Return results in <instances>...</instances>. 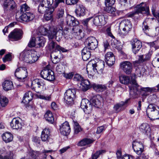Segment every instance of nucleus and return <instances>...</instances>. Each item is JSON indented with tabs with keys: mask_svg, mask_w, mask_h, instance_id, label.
Listing matches in <instances>:
<instances>
[{
	"mask_svg": "<svg viewBox=\"0 0 159 159\" xmlns=\"http://www.w3.org/2000/svg\"><path fill=\"white\" fill-rule=\"evenodd\" d=\"M50 8H48L40 2L38 6V10L39 12L41 13H43L46 12L47 11L49 10Z\"/></svg>",
	"mask_w": 159,
	"mask_h": 159,
	"instance_id": "48",
	"label": "nucleus"
},
{
	"mask_svg": "<svg viewBox=\"0 0 159 159\" xmlns=\"http://www.w3.org/2000/svg\"><path fill=\"white\" fill-rule=\"evenodd\" d=\"M37 48H40L44 46L46 42L45 38L43 36L38 37L36 38Z\"/></svg>",
	"mask_w": 159,
	"mask_h": 159,
	"instance_id": "36",
	"label": "nucleus"
},
{
	"mask_svg": "<svg viewBox=\"0 0 159 159\" xmlns=\"http://www.w3.org/2000/svg\"><path fill=\"white\" fill-rule=\"evenodd\" d=\"M76 93L75 89H69L66 91L64 96V101L66 103L68 104L73 103Z\"/></svg>",
	"mask_w": 159,
	"mask_h": 159,
	"instance_id": "7",
	"label": "nucleus"
},
{
	"mask_svg": "<svg viewBox=\"0 0 159 159\" xmlns=\"http://www.w3.org/2000/svg\"><path fill=\"white\" fill-rule=\"evenodd\" d=\"M16 17L18 20H21L24 21L29 22L33 20L34 16L33 13L29 12H26L21 15H20L19 13H17Z\"/></svg>",
	"mask_w": 159,
	"mask_h": 159,
	"instance_id": "10",
	"label": "nucleus"
},
{
	"mask_svg": "<svg viewBox=\"0 0 159 159\" xmlns=\"http://www.w3.org/2000/svg\"><path fill=\"white\" fill-rule=\"evenodd\" d=\"M115 2V0H105V3L106 6H112Z\"/></svg>",
	"mask_w": 159,
	"mask_h": 159,
	"instance_id": "58",
	"label": "nucleus"
},
{
	"mask_svg": "<svg viewBox=\"0 0 159 159\" xmlns=\"http://www.w3.org/2000/svg\"><path fill=\"white\" fill-rule=\"evenodd\" d=\"M132 147L134 152L137 154H141L144 151V146L142 143L137 141L132 143Z\"/></svg>",
	"mask_w": 159,
	"mask_h": 159,
	"instance_id": "14",
	"label": "nucleus"
},
{
	"mask_svg": "<svg viewBox=\"0 0 159 159\" xmlns=\"http://www.w3.org/2000/svg\"><path fill=\"white\" fill-rule=\"evenodd\" d=\"M106 11L108 13H112L115 11V8L112 7V6H106Z\"/></svg>",
	"mask_w": 159,
	"mask_h": 159,
	"instance_id": "62",
	"label": "nucleus"
},
{
	"mask_svg": "<svg viewBox=\"0 0 159 159\" xmlns=\"http://www.w3.org/2000/svg\"><path fill=\"white\" fill-rule=\"evenodd\" d=\"M27 71L25 67H20L17 68L15 73V76L20 81H23L27 76Z\"/></svg>",
	"mask_w": 159,
	"mask_h": 159,
	"instance_id": "9",
	"label": "nucleus"
},
{
	"mask_svg": "<svg viewBox=\"0 0 159 159\" xmlns=\"http://www.w3.org/2000/svg\"><path fill=\"white\" fill-rule=\"evenodd\" d=\"M64 9L62 8H59L57 12V17L59 19L63 17L64 15Z\"/></svg>",
	"mask_w": 159,
	"mask_h": 159,
	"instance_id": "56",
	"label": "nucleus"
},
{
	"mask_svg": "<svg viewBox=\"0 0 159 159\" xmlns=\"http://www.w3.org/2000/svg\"><path fill=\"white\" fill-rule=\"evenodd\" d=\"M50 133L49 129L47 128H45L42 132L41 138L43 141H47L49 138Z\"/></svg>",
	"mask_w": 159,
	"mask_h": 159,
	"instance_id": "29",
	"label": "nucleus"
},
{
	"mask_svg": "<svg viewBox=\"0 0 159 159\" xmlns=\"http://www.w3.org/2000/svg\"><path fill=\"white\" fill-rule=\"evenodd\" d=\"M85 7L82 4H77L76 6L75 12L78 17L83 16L85 15Z\"/></svg>",
	"mask_w": 159,
	"mask_h": 159,
	"instance_id": "23",
	"label": "nucleus"
},
{
	"mask_svg": "<svg viewBox=\"0 0 159 159\" xmlns=\"http://www.w3.org/2000/svg\"><path fill=\"white\" fill-rule=\"evenodd\" d=\"M3 89L6 91L11 90L13 88L12 82L8 80H5L2 84Z\"/></svg>",
	"mask_w": 159,
	"mask_h": 159,
	"instance_id": "31",
	"label": "nucleus"
},
{
	"mask_svg": "<svg viewBox=\"0 0 159 159\" xmlns=\"http://www.w3.org/2000/svg\"><path fill=\"white\" fill-rule=\"evenodd\" d=\"M2 138L6 143H9L12 141L13 139V136L10 133L5 132L2 135Z\"/></svg>",
	"mask_w": 159,
	"mask_h": 159,
	"instance_id": "37",
	"label": "nucleus"
},
{
	"mask_svg": "<svg viewBox=\"0 0 159 159\" xmlns=\"http://www.w3.org/2000/svg\"><path fill=\"white\" fill-rule=\"evenodd\" d=\"M40 74L42 77L48 81H53L55 79L54 72L47 68H44L41 72Z\"/></svg>",
	"mask_w": 159,
	"mask_h": 159,
	"instance_id": "8",
	"label": "nucleus"
},
{
	"mask_svg": "<svg viewBox=\"0 0 159 159\" xmlns=\"http://www.w3.org/2000/svg\"><path fill=\"white\" fill-rule=\"evenodd\" d=\"M63 34V28L61 26L54 27L51 32V35H49V39H52L55 38L59 41L62 38Z\"/></svg>",
	"mask_w": 159,
	"mask_h": 159,
	"instance_id": "6",
	"label": "nucleus"
},
{
	"mask_svg": "<svg viewBox=\"0 0 159 159\" xmlns=\"http://www.w3.org/2000/svg\"><path fill=\"white\" fill-rule=\"evenodd\" d=\"M134 11L128 13L127 16L128 17L132 18L136 15L139 14H146L148 15L149 13V8L146 3L142 2L137 5L134 7Z\"/></svg>",
	"mask_w": 159,
	"mask_h": 159,
	"instance_id": "4",
	"label": "nucleus"
},
{
	"mask_svg": "<svg viewBox=\"0 0 159 159\" xmlns=\"http://www.w3.org/2000/svg\"><path fill=\"white\" fill-rule=\"evenodd\" d=\"M80 84L83 87V90L84 91H86L90 88V82L88 80L83 79Z\"/></svg>",
	"mask_w": 159,
	"mask_h": 159,
	"instance_id": "40",
	"label": "nucleus"
},
{
	"mask_svg": "<svg viewBox=\"0 0 159 159\" xmlns=\"http://www.w3.org/2000/svg\"><path fill=\"white\" fill-rule=\"evenodd\" d=\"M36 42H35V38L34 37H32L31 40L29 42L28 45L30 47L36 46Z\"/></svg>",
	"mask_w": 159,
	"mask_h": 159,
	"instance_id": "57",
	"label": "nucleus"
},
{
	"mask_svg": "<svg viewBox=\"0 0 159 159\" xmlns=\"http://www.w3.org/2000/svg\"><path fill=\"white\" fill-rule=\"evenodd\" d=\"M66 22L68 25L71 26H74L79 24V22L74 17L69 15L66 17Z\"/></svg>",
	"mask_w": 159,
	"mask_h": 159,
	"instance_id": "25",
	"label": "nucleus"
},
{
	"mask_svg": "<svg viewBox=\"0 0 159 159\" xmlns=\"http://www.w3.org/2000/svg\"><path fill=\"white\" fill-rule=\"evenodd\" d=\"M72 30L74 31V35L79 37V38H82L83 37V33L82 30L79 29L78 26L73 27Z\"/></svg>",
	"mask_w": 159,
	"mask_h": 159,
	"instance_id": "44",
	"label": "nucleus"
},
{
	"mask_svg": "<svg viewBox=\"0 0 159 159\" xmlns=\"http://www.w3.org/2000/svg\"><path fill=\"white\" fill-rule=\"evenodd\" d=\"M120 68L127 75L130 74L132 71V64L129 61H124L120 64Z\"/></svg>",
	"mask_w": 159,
	"mask_h": 159,
	"instance_id": "13",
	"label": "nucleus"
},
{
	"mask_svg": "<svg viewBox=\"0 0 159 159\" xmlns=\"http://www.w3.org/2000/svg\"><path fill=\"white\" fill-rule=\"evenodd\" d=\"M82 59L84 61H87L90 58L91 52L87 47H84L82 50Z\"/></svg>",
	"mask_w": 159,
	"mask_h": 159,
	"instance_id": "28",
	"label": "nucleus"
},
{
	"mask_svg": "<svg viewBox=\"0 0 159 159\" xmlns=\"http://www.w3.org/2000/svg\"><path fill=\"white\" fill-rule=\"evenodd\" d=\"M93 22L96 26H99L104 25L106 23V16L100 15L94 17Z\"/></svg>",
	"mask_w": 159,
	"mask_h": 159,
	"instance_id": "16",
	"label": "nucleus"
},
{
	"mask_svg": "<svg viewBox=\"0 0 159 159\" xmlns=\"http://www.w3.org/2000/svg\"><path fill=\"white\" fill-rule=\"evenodd\" d=\"M73 123L74 127V134H77L82 130V129L76 121L73 120Z\"/></svg>",
	"mask_w": 159,
	"mask_h": 159,
	"instance_id": "47",
	"label": "nucleus"
},
{
	"mask_svg": "<svg viewBox=\"0 0 159 159\" xmlns=\"http://www.w3.org/2000/svg\"><path fill=\"white\" fill-rule=\"evenodd\" d=\"M39 32L41 34L44 36L47 35L49 38V35H51V31H50V28L48 26L47 28L41 26L39 29Z\"/></svg>",
	"mask_w": 159,
	"mask_h": 159,
	"instance_id": "32",
	"label": "nucleus"
},
{
	"mask_svg": "<svg viewBox=\"0 0 159 159\" xmlns=\"http://www.w3.org/2000/svg\"><path fill=\"white\" fill-rule=\"evenodd\" d=\"M20 119L19 117L14 118L10 123L11 127L14 129H21L22 127V124L20 122Z\"/></svg>",
	"mask_w": 159,
	"mask_h": 159,
	"instance_id": "21",
	"label": "nucleus"
},
{
	"mask_svg": "<svg viewBox=\"0 0 159 159\" xmlns=\"http://www.w3.org/2000/svg\"><path fill=\"white\" fill-rule=\"evenodd\" d=\"M22 31L20 30H15L11 33L8 37L11 40L17 41L22 37Z\"/></svg>",
	"mask_w": 159,
	"mask_h": 159,
	"instance_id": "15",
	"label": "nucleus"
},
{
	"mask_svg": "<svg viewBox=\"0 0 159 159\" xmlns=\"http://www.w3.org/2000/svg\"><path fill=\"white\" fill-rule=\"evenodd\" d=\"M93 88L97 92H102L107 89L105 85L93 84L92 85Z\"/></svg>",
	"mask_w": 159,
	"mask_h": 159,
	"instance_id": "34",
	"label": "nucleus"
},
{
	"mask_svg": "<svg viewBox=\"0 0 159 159\" xmlns=\"http://www.w3.org/2000/svg\"><path fill=\"white\" fill-rule=\"evenodd\" d=\"M45 118L47 121L52 124L54 122V118L53 114L50 111H47L44 115Z\"/></svg>",
	"mask_w": 159,
	"mask_h": 159,
	"instance_id": "39",
	"label": "nucleus"
},
{
	"mask_svg": "<svg viewBox=\"0 0 159 159\" xmlns=\"http://www.w3.org/2000/svg\"><path fill=\"white\" fill-rule=\"evenodd\" d=\"M32 93L31 91H28L25 94L23 98L22 102L25 104H28L32 100Z\"/></svg>",
	"mask_w": 159,
	"mask_h": 159,
	"instance_id": "33",
	"label": "nucleus"
},
{
	"mask_svg": "<svg viewBox=\"0 0 159 159\" xmlns=\"http://www.w3.org/2000/svg\"><path fill=\"white\" fill-rule=\"evenodd\" d=\"M5 152V151L4 149H0V154H4ZM13 152L10 151L9 156L6 155L3 157L1 155H0V159H13Z\"/></svg>",
	"mask_w": 159,
	"mask_h": 159,
	"instance_id": "41",
	"label": "nucleus"
},
{
	"mask_svg": "<svg viewBox=\"0 0 159 159\" xmlns=\"http://www.w3.org/2000/svg\"><path fill=\"white\" fill-rule=\"evenodd\" d=\"M63 66L62 65H58L56 67V70L59 74H61L63 72Z\"/></svg>",
	"mask_w": 159,
	"mask_h": 159,
	"instance_id": "59",
	"label": "nucleus"
},
{
	"mask_svg": "<svg viewBox=\"0 0 159 159\" xmlns=\"http://www.w3.org/2000/svg\"><path fill=\"white\" fill-rule=\"evenodd\" d=\"M53 151L52 150H44L43 151V159H45L46 158L47 156L48 155V153H51Z\"/></svg>",
	"mask_w": 159,
	"mask_h": 159,
	"instance_id": "60",
	"label": "nucleus"
},
{
	"mask_svg": "<svg viewBox=\"0 0 159 159\" xmlns=\"http://www.w3.org/2000/svg\"><path fill=\"white\" fill-rule=\"evenodd\" d=\"M151 56V55L150 53L146 55H139L138 60L135 61V63H141L149 60L150 59Z\"/></svg>",
	"mask_w": 159,
	"mask_h": 159,
	"instance_id": "27",
	"label": "nucleus"
},
{
	"mask_svg": "<svg viewBox=\"0 0 159 159\" xmlns=\"http://www.w3.org/2000/svg\"><path fill=\"white\" fill-rule=\"evenodd\" d=\"M58 56H55L54 53L52 52L51 54V57L52 62L54 64L57 63L59 61Z\"/></svg>",
	"mask_w": 159,
	"mask_h": 159,
	"instance_id": "54",
	"label": "nucleus"
},
{
	"mask_svg": "<svg viewBox=\"0 0 159 159\" xmlns=\"http://www.w3.org/2000/svg\"><path fill=\"white\" fill-rule=\"evenodd\" d=\"M159 109V108L154 104H149L147 108L146 112L148 116L156 110Z\"/></svg>",
	"mask_w": 159,
	"mask_h": 159,
	"instance_id": "38",
	"label": "nucleus"
},
{
	"mask_svg": "<svg viewBox=\"0 0 159 159\" xmlns=\"http://www.w3.org/2000/svg\"><path fill=\"white\" fill-rule=\"evenodd\" d=\"M120 83L122 84H128L130 82L131 83L132 80L130 81V78L129 76L124 75H121L120 77Z\"/></svg>",
	"mask_w": 159,
	"mask_h": 159,
	"instance_id": "42",
	"label": "nucleus"
},
{
	"mask_svg": "<svg viewBox=\"0 0 159 159\" xmlns=\"http://www.w3.org/2000/svg\"><path fill=\"white\" fill-rule=\"evenodd\" d=\"M105 61L109 66H111L114 64L115 59L112 52H108L105 55Z\"/></svg>",
	"mask_w": 159,
	"mask_h": 159,
	"instance_id": "19",
	"label": "nucleus"
},
{
	"mask_svg": "<svg viewBox=\"0 0 159 159\" xmlns=\"http://www.w3.org/2000/svg\"><path fill=\"white\" fill-rule=\"evenodd\" d=\"M131 77L133 85L129 88L130 94L133 96L134 98H137V95L140 93L143 95L146 96L148 95L147 93L157 92V90L154 88L143 87L138 85L135 80V74L132 75Z\"/></svg>",
	"mask_w": 159,
	"mask_h": 159,
	"instance_id": "1",
	"label": "nucleus"
},
{
	"mask_svg": "<svg viewBox=\"0 0 159 159\" xmlns=\"http://www.w3.org/2000/svg\"><path fill=\"white\" fill-rule=\"evenodd\" d=\"M80 107L86 114H89L92 110L91 103L87 99H83L81 102Z\"/></svg>",
	"mask_w": 159,
	"mask_h": 159,
	"instance_id": "12",
	"label": "nucleus"
},
{
	"mask_svg": "<svg viewBox=\"0 0 159 159\" xmlns=\"http://www.w3.org/2000/svg\"><path fill=\"white\" fill-rule=\"evenodd\" d=\"M60 131L61 134L63 135H68L70 132V129L68 123L66 121L60 126Z\"/></svg>",
	"mask_w": 159,
	"mask_h": 159,
	"instance_id": "18",
	"label": "nucleus"
},
{
	"mask_svg": "<svg viewBox=\"0 0 159 159\" xmlns=\"http://www.w3.org/2000/svg\"><path fill=\"white\" fill-rule=\"evenodd\" d=\"M83 79V78L78 74L75 75L74 77V80L77 81H81Z\"/></svg>",
	"mask_w": 159,
	"mask_h": 159,
	"instance_id": "63",
	"label": "nucleus"
},
{
	"mask_svg": "<svg viewBox=\"0 0 159 159\" xmlns=\"http://www.w3.org/2000/svg\"><path fill=\"white\" fill-rule=\"evenodd\" d=\"M130 0H119V2L122 6L124 7H127L128 6L129 2Z\"/></svg>",
	"mask_w": 159,
	"mask_h": 159,
	"instance_id": "55",
	"label": "nucleus"
},
{
	"mask_svg": "<svg viewBox=\"0 0 159 159\" xmlns=\"http://www.w3.org/2000/svg\"><path fill=\"white\" fill-rule=\"evenodd\" d=\"M20 58L27 63H32L37 61L38 58L37 52L34 50H25L20 54Z\"/></svg>",
	"mask_w": 159,
	"mask_h": 159,
	"instance_id": "3",
	"label": "nucleus"
},
{
	"mask_svg": "<svg viewBox=\"0 0 159 159\" xmlns=\"http://www.w3.org/2000/svg\"><path fill=\"white\" fill-rule=\"evenodd\" d=\"M148 19H146L144 20L143 23L142 25L143 30L144 33L146 34L149 29L148 24H147V22L148 21Z\"/></svg>",
	"mask_w": 159,
	"mask_h": 159,
	"instance_id": "52",
	"label": "nucleus"
},
{
	"mask_svg": "<svg viewBox=\"0 0 159 159\" xmlns=\"http://www.w3.org/2000/svg\"><path fill=\"white\" fill-rule=\"evenodd\" d=\"M39 152L37 151H31L29 155L31 156L33 158L35 159L37 156H38Z\"/></svg>",
	"mask_w": 159,
	"mask_h": 159,
	"instance_id": "61",
	"label": "nucleus"
},
{
	"mask_svg": "<svg viewBox=\"0 0 159 159\" xmlns=\"http://www.w3.org/2000/svg\"><path fill=\"white\" fill-rule=\"evenodd\" d=\"M139 129L144 134L148 135L151 132V129L149 125L147 123L142 124L139 126Z\"/></svg>",
	"mask_w": 159,
	"mask_h": 159,
	"instance_id": "24",
	"label": "nucleus"
},
{
	"mask_svg": "<svg viewBox=\"0 0 159 159\" xmlns=\"http://www.w3.org/2000/svg\"><path fill=\"white\" fill-rule=\"evenodd\" d=\"M30 9V7L26 3L20 6V11L21 12L24 13V12L29 11Z\"/></svg>",
	"mask_w": 159,
	"mask_h": 159,
	"instance_id": "53",
	"label": "nucleus"
},
{
	"mask_svg": "<svg viewBox=\"0 0 159 159\" xmlns=\"http://www.w3.org/2000/svg\"><path fill=\"white\" fill-rule=\"evenodd\" d=\"M31 87L33 90L39 93L36 95L38 98L46 100H50V95L45 96L40 94L43 91L46 89L45 81L44 80L38 79L34 80L32 82Z\"/></svg>",
	"mask_w": 159,
	"mask_h": 159,
	"instance_id": "2",
	"label": "nucleus"
},
{
	"mask_svg": "<svg viewBox=\"0 0 159 159\" xmlns=\"http://www.w3.org/2000/svg\"><path fill=\"white\" fill-rule=\"evenodd\" d=\"M97 66V64L95 63V62L94 61H91L89 62L87 66V69L88 70V69L92 68V69L94 70H97L96 67Z\"/></svg>",
	"mask_w": 159,
	"mask_h": 159,
	"instance_id": "51",
	"label": "nucleus"
},
{
	"mask_svg": "<svg viewBox=\"0 0 159 159\" xmlns=\"http://www.w3.org/2000/svg\"><path fill=\"white\" fill-rule=\"evenodd\" d=\"M132 51L133 53L136 54L142 47V43L136 39L132 40L131 42Z\"/></svg>",
	"mask_w": 159,
	"mask_h": 159,
	"instance_id": "20",
	"label": "nucleus"
},
{
	"mask_svg": "<svg viewBox=\"0 0 159 159\" xmlns=\"http://www.w3.org/2000/svg\"><path fill=\"white\" fill-rule=\"evenodd\" d=\"M94 141V140L89 138H85L80 140L78 143V145L80 146H90V145Z\"/></svg>",
	"mask_w": 159,
	"mask_h": 159,
	"instance_id": "26",
	"label": "nucleus"
},
{
	"mask_svg": "<svg viewBox=\"0 0 159 159\" xmlns=\"http://www.w3.org/2000/svg\"><path fill=\"white\" fill-rule=\"evenodd\" d=\"M8 103V99L6 97H2L0 99V110H2L1 107H6Z\"/></svg>",
	"mask_w": 159,
	"mask_h": 159,
	"instance_id": "45",
	"label": "nucleus"
},
{
	"mask_svg": "<svg viewBox=\"0 0 159 159\" xmlns=\"http://www.w3.org/2000/svg\"><path fill=\"white\" fill-rule=\"evenodd\" d=\"M89 50H94L97 47L98 42L96 38L93 37H90L86 39L84 42Z\"/></svg>",
	"mask_w": 159,
	"mask_h": 159,
	"instance_id": "11",
	"label": "nucleus"
},
{
	"mask_svg": "<svg viewBox=\"0 0 159 159\" xmlns=\"http://www.w3.org/2000/svg\"><path fill=\"white\" fill-rule=\"evenodd\" d=\"M74 75L73 73H64L63 74V76L67 79H71Z\"/></svg>",
	"mask_w": 159,
	"mask_h": 159,
	"instance_id": "64",
	"label": "nucleus"
},
{
	"mask_svg": "<svg viewBox=\"0 0 159 159\" xmlns=\"http://www.w3.org/2000/svg\"><path fill=\"white\" fill-rule=\"evenodd\" d=\"M106 152L105 150H100L97 151L92 156V159H97L100 155L104 154Z\"/></svg>",
	"mask_w": 159,
	"mask_h": 159,
	"instance_id": "50",
	"label": "nucleus"
},
{
	"mask_svg": "<svg viewBox=\"0 0 159 159\" xmlns=\"http://www.w3.org/2000/svg\"><path fill=\"white\" fill-rule=\"evenodd\" d=\"M53 2V0H42L41 2L42 4L49 8H52L51 7Z\"/></svg>",
	"mask_w": 159,
	"mask_h": 159,
	"instance_id": "49",
	"label": "nucleus"
},
{
	"mask_svg": "<svg viewBox=\"0 0 159 159\" xmlns=\"http://www.w3.org/2000/svg\"><path fill=\"white\" fill-rule=\"evenodd\" d=\"M3 6L5 8L13 9L16 6V4L13 0H5L3 3Z\"/></svg>",
	"mask_w": 159,
	"mask_h": 159,
	"instance_id": "35",
	"label": "nucleus"
},
{
	"mask_svg": "<svg viewBox=\"0 0 159 159\" xmlns=\"http://www.w3.org/2000/svg\"><path fill=\"white\" fill-rule=\"evenodd\" d=\"M132 27V24L130 20L128 19L123 20L120 23L119 25V28L122 30V32L119 33L120 36L123 38L130 30Z\"/></svg>",
	"mask_w": 159,
	"mask_h": 159,
	"instance_id": "5",
	"label": "nucleus"
},
{
	"mask_svg": "<svg viewBox=\"0 0 159 159\" xmlns=\"http://www.w3.org/2000/svg\"><path fill=\"white\" fill-rule=\"evenodd\" d=\"M129 100V99L126 100L125 101H121L115 105L113 107L114 110L116 112H118L122 110V107L126 104Z\"/></svg>",
	"mask_w": 159,
	"mask_h": 159,
	"instance_id": "30",
	"label": "nucleus"
},
{
	"mask_svg": "<svg viewBox=\"0 0 159 159\" xmlns=\"http://www.w3.org/2000/svg\"><path fill=\"white\" fill-rule=\"evenodd\" d=\"M102 98L100 95H95L91 99L90 102L92 106L93 105L95 107H99L102 105Z\"/></svg>",
	"mask_w": 159,
	"mask_h": 159,
	"instance_id": "17",
	"label": "nucleus"
},
{
	"mask_svg": "<svg viewBox=\"0 0 159 159\" xmlns=\"http://www.w3.org/2000/svg\"><path fill=\"white\" fill-rule=\"evenodd\" d=\"M145 69L143 67H138L136 69L135 74H135V80H136V76L139 77H140L141 76H143V73L145 72ZM131 74L130 77H131Z\"/></svg>",
	"mask_w": 159,
	"mask_h": 159,
	"instance_id": "46",
	"label": "nucleus"
},
{
	"mask_svg": "<svg viewBox=\"0 0 159 159\" xmlns=\"http://www.w3.org/2000/svg\"><path fill=\"white\" fill-rule=\"evenodd\" d=\"M54 11L53 8H50L49 10L45 12L44 16V18L47 21L51 19L52 17V13Z\"/></svg>",
	"mask_w": 159,
	"mask_h": 159,
	"instance_id": "43",
	"label": "nucleus"
},
{
	"mask_svg": "<svg viewBox=\"0 0 159 159\" xmlns=\"http://www.w3.org/2000/svg\"><path fill=\"white\" fill-rule=\"evenodd\" d=\"M48 48L50 50L56 52L57 51H61L65 52V49L56 44L53 41H50L48 43Z\"/></svg>",
	"mask_w": 159,
	"mask_h": 159,
	"instance_id": "22",
	"label": "nucleus"
}]
</instances>
